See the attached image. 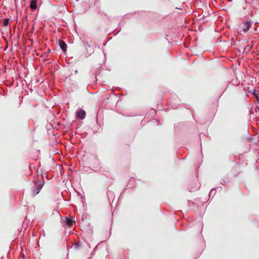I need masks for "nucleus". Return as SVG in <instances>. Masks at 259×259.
<instances>
[{
	"label": "nucleus",
	"mask_w": 259,
	"mask_h": 259,
	"mask_svg": "<svg viewBox=\"0 0 259 259\" xmlns=\"http://www.w3.org/2000/svg\"><path fill=\"white\" fill-rule=\"evenodd\" d=\"M251 26V24L250 22L247 21L245 22H243L241 24V25L240 26V31H242L246 33L249 30Z\"/></svg>",
	"instance_id": "1"
},
{
	"label": "nucleus",
	"mask_w": 259,
	"mask_h": 259,
	"mask_svg": "<svg viewBox=\"0 0 259 259\" xmlns=\"http://www.w3.org/2000/svg\"><path fill=\"white\" fill-rule=\"evenodd\" d=\"M85 112L82 109H79L76 112V116L81 119H83L85 118Z\"/></svg>",
	"instance_id": "2"
},
{
	"label": "nucleus",
	"mask_w": 259,
	"mask_h": 259,
	"mask_svg": "<svg viewBox=\"0 0 259 259\" xmlns=\"http://www.w3.org/2000/svg\"><path fill=\"white\" fill-rule=\"evenodd\" d=\"M59 45L61 49L64 51H66L67 46L66 44L63 41L60 40L59 42Z\"/></svg>",
	"instance_id": "3"
},
{
	"label": "nucleus",
	"mask_w": 259,
	"mask_h": 259,
	"mask_svg": "<svg viewBox=\"0 0 259 259\" xmlns=\"http://www.w3.org/2000/svg\"><path fill=\"white\" fill-rule=\"evenodd\" d=\"M74 222L73 220L70 218H67L66 219V223L69 227H71L72 226Z\"/></svg>",
	"instance_id": "4"
},
{
	"label": "nucleus",
	"mask_w": 259,
	"mask_h": 259,
	"mask_svg": "<svg viewBox=\"0 0 259 259\" xmlns=\"http://www.w3.org/2000/svg\"><path fill=\"white\" fill-rule=\"evenodd\" d=\"M30 8L31 9H35L37 8V4L36 1H32L30 3Z\"/></svg>",
	"instance_id": "5"
},
{
	"label": "nucleus",
	"mask_w": 259,
	"mask_h": 259,
	"mask_svg": "<svg viewBox=\"0 0 259 259\" xmlns=\"http://www.w3.org/2000/svg\"><path fill=\"white\" fill-rule=\"evenodd\" d=\"M40 189H41V187H38V188H37V190H34V191H33V194L34 195H36L37 194H38V193L39 192V191H40Z\"/></svg>",
	"instance_id": "6"
},
{
	"label": "nucleus",
	"mask_w": 259,
	"mask_h": 259,
	"mask_svg": "<svg viewBox=\"0 0 259 259\" xmlns=\"http://www.w3.org/2000/svg\"><path fill=\"white\" fill-rule=\"evenodd\" d=\"M9 24V20L8 19H6L5 20L4 22V25L5 26H7Z\"/></svg>",
	"instance_id": "7"
},
{
	"label": "nucleus",
	"mask_w": 259,
	"mask_h": 259,
	"mask_svg": "<svg viewBox=\"0 0 259 259\" xmlns=\"http://www.w3.org/2000/svg\"><path fill=\"white\" fill-rule=\"evenodd\" d=\"M255 91H254V92L253 93V95L255 97H256V98H257V95L255 94Z\"/></svg>",
	"instance_id": "8"
}]
</instances>
